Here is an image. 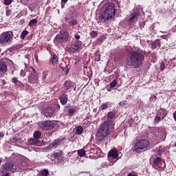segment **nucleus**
<instances>
[{
    "label": "nucleus",
    "instance_id": "obj_56",
    "mask_svg": "<svg viewBox=\"0 0 176 176\" xmlns=\"http://www.w3.org/2000/svg\"><path fill=\"white\" fill-rule=\"evenodd\" d=\"M98 41L100 43L101 41H102V38H98Z\"/></svg>",
    "mask_w": 176,
    "mask_h": 176
},
{
    "label": "nucleus",
    "instance_id": "obj_24",
    "mask_svg": "<svg viewBox=\"0 0 176 176\" xmlns=\"http://www.w3.org/2000/svg\"><path fill=\"white\" fill-rule=\"evenodd\" d=\"M83 131H84V129H83V126H82V125H79L76 129V133H78V135H82L83 133Z\"/></svg>",
    "mask_w": 176,
    "mask_h": 176
},
{
    "label": "nucleus",
    "instance_id": "obj_52",
    "mask_svg": "<svg viewBox=\"0 0 176 176\" xmlns=\"http://www.w3.org/2000/svg\"><path fill=\"white\" fill-rule=\"evenodd\" d=\"M1 82H2L3 85L6 84V81L4 79H1Z\"/></svg>",
    "mask_w": 176,
    "mask_h": 176
},
{
    "label": "nucleus",
    "instance_id": "obj_39",
    "mask_svg": "<svg viewBox=\"0 0 176 176\" xmlns=\"http://www.w3.org/2000/svg\"><path fill=\"white\" fill-rule=\"evenodd\" d=\"M166 167V161H164V167H158V168L154 167V168L157 169V170H162H162H164Z\"/></svg>",
    "mask_w": 176,
    "mask_h": 176
},
{
    "label": "nucleus",
    "instance_id": "obj_23",
    "mask_svg": "<svg viewBox=\"0 0 176 176\" xmlns=\"http://www.w3.org/2000/svg\"><path fill=\"white\" fill-rule=\"evenodd\" d=\"M12 82L15 84L16 85H18V86H21V85H23V82H20V80H19V79L17 78V77H14L12 79Z\"/></svg>",
    "mask_w": 176,
    "mask_h": 176
},
{
    "label": "nucleus",
    "instance_id": "obj_34",
    "mask_svg": "<svg viewBox=\"0 0 176 176\" xmlns=\"http://www.w3.org/2000/svg\"><path fill=\"white\" fill-rule=\"evenodd\" d=\"M110 87L113 88L116 87V85H118L117 80L114 79L113 82H111L110 84Z\"/></svg>",
    "mask_w": 176,
    "mask_h": 176
},
{
    "label": "nucleus",
    "instance_id": "obj_21",
    "mask_svg": "<svg viewBox=\"0 0 176 176\" xmlns=\"http://www.w3.org/2000/svg\"><path fill=\"white\" fill-rule=\"evenodd\" d=\"M58 62V57L57 56V55H56V54H54L51 58V63L53 65H57Z\"/></svg>",
    "mask_w": 176,
    "mask_h": 176
},
{
    "label": "nucleus",
    "instance_id": "obj_20",
    "mask_svg": "<svg viewBox=\"0 0 176 176\" xmlns=\"http://www.w3.org/2000/svg\"><path fill=\"white\" fill-rule=\"evenodd\" d=\"M162 161V157H155V159H154L153 160V164H152V166L154 167V168H155V166H156V167H159V164H161Z\"/></svg>",
    "mask_w": 176,
    "mask_h": 176
},
{
    "label": "nucleus",
    "instance_id": "obj_46",
    "mask_svg": "<svg viewBox=\"0 0 176 176\" xmlns=\"http://www.w3.org/2000/svg\"><path fill=\"white\" fill-rule=\"evenodd\" d=\"M55 107H56V111H60V106L59 103H56Z\"/></svg>",
    "mask_w": 176,
    "mask_h": 176
},
{
    "label": "nucleus",
    "instance_id": "obj_60",
    "mask_svg": "<svg viewBox=\"0 0 176 176\" xmlns=\"http://www.w3.org/2000/svg\"><path fill=\"white\" fill-rule=\"evenodd\" d=\"M175 146L176 147V143L175 144Z\"/></svg>",
    "mask_w": 176,
    "mask_h": 176
},
{
    "label": "nucleus",
    "instance_id": "obj_22",
    "mask_svg": "<svg viewBox=\"0 0 176 176\" xmlns=\"http://www.w3.org/2000/svg\"><path fill=\"white\" fill-rule=\"evenodd\" d=\"M62 151H57V152H54L53 155L55 157V159H57L58 160H59V159H61L62 157Z\"/></svg>",
    "mask_w": 176,
    "mask_h": 176
},
{
    "label": "nucleus",
    "instance_id": "obj_61",
    "mask_svg": "<svg viewBox=\"0 0 176 176\" xmlns=\"http://www.w3.org/2000/svg\"><path fill=\"white\" fill-rule=\"evenodd\" d=\"M2 55H3V53L2 54Z\"/></svg>",
    "mask_w": 176,
    "mask_h": 176
},
{
    "label": "nucleus",
    "instance_id": "obj_16",
    "mask_svg": "<svg viewBox=\"0 0 176 176\" xmlns=\"http://www.w3.org/2000/svg\"><path fill=\"white\" fill-rule=\"evenodd\" d=\"M118 151L115 150L114 148L113 150L109 151L108 153V157H112L114 159H117L118 157Z\"/></svg>",
    "mask_w": 176,
    "mask_h": 176
},
{
    "label": "nucleus",
    "instance_id": "obj_18",
    "mask_svg": "<svg viewBox=\"0 0 176 176\" xmlns=\"http://www.w3.org/2000/svg\"><path fill=\"white\" fill-rule=\"evenodd\" d=\"M160 48L161 47V43H160V40L156 38V40H155V41H153L151 43V48L152 50H155L156 48Z\"/></svg>",
    "mask_w": 176,
    "mask_h": 176
},
{
    "label": "nucleus",
    "instance_id": "obj_37",
    "mask_svg": "<svg viewBox=\"0 0 176 176\" xmlns=\"http://www.w3.org/2000/svg\"><path fill=\"white\" fill-rule=\"evenodd\" d=\"M98 32L96 31H91L90 32V36H92V38H96L98 36Z\"/></svg>",
    "mask_w": 176,
    "mask_h": 176
},
{
    "label": "nucleus",
    "instance_id": "obj_6",
    "mask_svg": "<svg viewBox=\"0 0 176 176\" xmlns=\"http://www.w3.org/2000/svg\"><path fill=\"white\" fill-rule=\"evenodd\" d=\"M13 36L14 34L12 31L3 32V33L0 34V44L8 45V43H12Z\"/></svg>",
    "mask_w": 176,
    "mask_h": 176
},
{
    "label": "nucleus",
    "instance_id": "obj_33",
    "mask_svg": "<svg viewBox=\"0 0 176 176\" xmlns=\"http://www.w3.org/2000/svg\"><path fill=\"white\" fill-rule=\"evenodd\" d=\"M49 170L47 169H43V170L41 171V175L42 176H48L49 175Z\"/></svg>",
    "mask_w": 176,
    "mask_h": 176
},
{
    "label": "nucleus",
    "instance_id": "obj_11",
    "mask_svg": "<svg viewBox=\"0 0 176 176\" xmlns=\"http://www.w3.org/2000/svg\"><path fill=\"white\" fill-rule=\"evenodd\" d=\"M116 113L115 111H109L107 115V117L108 118V120L107 122H108V128L109 129V126L110 124H111L113 120V118H115L116 116Z\"/></svg>",
    "mask_w": 176,
    "mask_h": 176
},
{
    "label": "nucleus",
    "instance_id": "obj_47",
    "mask_svg": "<svg viewBox=\"0 0 176 176\" xmlns=\"http://www.w3.org/2000/svg\"><path fill=\"white\" fill-rule=\"evenodd\" d=\"M126 102L125 101H121L119 102V106H125Z\"/></svg>",
    "mask_w": 176,
    "mask_h": 176
},
{
    "label": "nucleus",
    "instance_id": "obj_7",
    "mask_svg": "<svg viewBox=\"0 0 176 176\" xmlns=\"http://www.w3.org/2000/svg\"><path fill=\"white\" fill-rule=\"evenodd\" d=\"M69 39V32H60L55 36L54 43H67Z\"/></svg>",
    "mask_w": 176,
    "mask_h": 176
},
{
    "label": "nucleus",
    "instance_id": "obj_13",
    "mask_svg": "<svg viewBox=\"0 0 176 176\" xmlns=\"http://www.w3.org/2000/svg\"><path fill=\"white\" fill-rule=\"evenodd\" d=\"M140 17V12H133L131 15V17L129 19V24L134 23V21H137Z\"/></svg>",
    "mask_w": 176,
    "mask_h": 176
},
{
    "label": "nucleus",
    "instance_id": "obj_4",
    "mask_svg": "<svg viewBox=\"0 0 176 176\" xmlns=\"http://www.w3.org/2000/svg\"><path fill=\"white\" fill-rule=\"evenodd\" d=\"M115 8V4L113 3H109L104 12L100 15L99 19L104 20V21H106L107 19L109 20V19H112L113 16H115L116 14Z\"/></svg>",
    "mask_w": 176,
    "mask_h": 176
},
{
    "label": "nucleus",
    "instance_id": "obj_38",
    "mask_svg": "<svg viewBox=\"0 0 176 176\" xmlns=\"http://www.w3.org/2000/svg\"><path fill=\"white\" fill-rule=\"evenodd\" d=\"M162 120V118H160V116H155L154 118V122L155 123V124H157V123H159V122H160Z\"/></svg>",
    "mask_w": 176,
    "mask_h": 176
},
{
    "label": "nucleus",
    "instance_id": "obj_55",
    "mask_svg": "<svg viewBox=\"0 0 176 176\" xmlns=\"http://www.w3.org/2000/svg\"><path fill=\"white\" fill-rule=\"evenodd\" d=\"M9 175H10L9 173H6V174L2 175V176H9Z\"/></svg>",
    "mask_w": 176,
    "mask_h": 176
},
{
    "label": "nucleus",
    "instance_id": "obj_43",
    "mask_svg": "<svg viewBox=\"0 0 176 176\" xmlns=\"http://www.w3.org/2000/svg\"><path fill=\"white\" fill-rule=\"evenodd\" d=\"M12 14V10L10 9H7L6 10V16H9L10 14Z\"/></svg>",
    "mask_w": 176,
    "mask_h": 176
},
{
    "label": "nucleus",
    "instance_id": "obj_14",
    "mask_svg": "<svg viewBox=\"0 0 176 176\" xmlns=\"http://www.w3.org/2000/svg\"><path fill=\"white\" fill-rule=\"evenodd\" d=\"M63 86L65 88L64 92L67 93L69 90H70L71 87L74 86V82H71V80H66V82H64Z\"/></svg>",
    "mask_w": 176,
    "mask_h": 176
},
{
    "label": "nucleus",
    "instance_id": "obj_26",
    "mask_svg": "<svg viewBox=\"0 0 176 176\" xmlns=\"http://www.w3.org/2000/svg\"><path fill=\"white\" fill-rule=\"evenodd\" d=\"M160 116H162V120L166 118V115H168V110L161 109Z\"/></svg>",
    "mask_w": 176,
    "mask_h": 176
},
{
    "label": "nucleus",
    "instance_id": "obj_25",
    "mask_svg": "<svg viewBox=\"0 0 176 176\" xmlns=\"http://www.w3.org/2000/svg\"><path fill=\"white\" fill-rule=\"evenodd\" d=\"M60 68L62 69L65 75H67L68 72H69V69H68V65H65V67H63V65H60Z\"/></svg>",
    "mask_w": 176,
    "mask_h": 176
},
{
    "label": "nucleus",
    "instance_id": "obj_8",
    "mask_svg": "<svg viewBox=\"0 0 176 176\" xmlns=\"http://www.w3.org/2000/svg\"><path fill=\"white\" fill-rule=\"evenodd\" d=\"M65 139H66L65 137H63V138L60 137L58 139H55L54 142H52L49 144V146H47V148H49V150H53V148H57V147L60 145V144L62 143V142H64Z\"/></svg>",
    "mask_w": 176,
    "mask_h": 176
},
{
    "label": "nucleus",
    "instance_id": "obj_1",
    "mask_svg": "<svg viewBox=\"0 0 176 176\" xmlns=\"http://www.w3.org/2000/svg\"><path fill=\"white\" fill-rule=\"evenodd\" d=\"M146 50L138 48L136 50H132L129 56L126 57V65L133 68H140L144 61Z\"/></svg>",
    "mask_w": 176,
    "mask_h": 176
},
{
    "label": "nucleus",
    "instance_id": "obj_53",
    "mask_svg": "<svg viewBox=\"0 0 176 176\" xmlns=\"http://www.w3.org/2000/svg\"><path fill=\"white\" fill-rule=\"evenodd\" d=\"M0 137H1V138H3V137H4L3 132H0Z\"/></svg>",
    "mask_w": 176,
    "mask_h": 176
},
{
    "label": "nucleus",
    "instance_id": "obj_28",
    "mask_svg": "<svg viewBox=\"0 0 176 176\" xmlns=\"http://www.w3.org/2000/svg\"><path fill=\"white\" fill-rule=\"evenodd\" d=\"M37 22H38V18H34V19H32L31 21H30V22L28 23V25L34 26V25H35V24H36Z\"/></svg>",
    "mask_w": 176,
    "mask_h": 176
},
{
    "label": "nucleus",
    "instance_id": "obj_12",
    "mask_svg": "<svg viewBox=\"0 0 176 176\" xmlns=\"http://www.w3.org/2000/svg\"><path fill=\"white\" fill-rule=\"evenodd\" d=\"M68 96L67 94H65V93H63L61 94L60 96H59V100L60 102V104H63V106H65L68 102Z\"/></svg>",
    "mask_w": 176,
    "mask_h": 176
},
{
    "label": "nucleus",
    "instance_id": "obj_32",
    "mask_svg": "<svg viewBox=\"0 0 176 176\" xmlns=\"http://www.w3.org/2000/svg\"><path fill=\"white\" fill-rule=\"evenodd\" d=\"M78 21L77 19H72L70 21H69V25L74 26L77 25Z\"/></svg>",
    "mask_w": 176,
    "mask_h": 176
},
{
    "label": "nucleus",
    "instance_id": "obj_9",
    "mask_svg": "<svg viewBox=\"0 0 176 176\" xmlns=\"http://www.w3.org/2000/svg\"><path fill=\"white\" fill-rule=\"evenodd\" d=\"M73 50H74V53H75V52H80V50H82V41L78 40H75V41L73 43Z\"/></svg>",
    "mask_w": 176,
    "mask_h": 176
},
{
    "label": "nucleus",
    "instance_id": "obj_17",
    "mask_svg": "<svg viewBox=\"0 0 176 176\" xmlns=\"http://www.w3.org/2000/svg\"><path fill=\"white\" fill-rule=\"evenodd\" d=\"M8 72V65L5 63V62H0V74L2 72L5 74V72Z\"/></svg>",
    "mask_w": 176,
    "mask_h": 176
},
{
    "label": "nucleus",
    "instance_id": "obj_10",
    "mask_svg": "<svg viewBox=\"0 0 176 176\" xmlns=\"http://www.w3.org/2000/svg\"><path fill=\"white\" fill-rule=\"evenodd\" d=\"M42 126L47 131H49V130H52V129H54V126H56V124H55V123H54V122H52V121H43L42 122Z\"/></svg>",
    "mask_w": 176,
    "mask_h": 176
},
{
    "label": "nucleus",
    "instance_id": "obj_41",
    "mask_svg": "<svg viewBox=\"0 0 176 176\" xmlns=\"http://www.w3.org/2000/svg\"><path fill=\"white\" fill-rule=\"evenodd\" d=\"M3 3L5 6H10V4L12 3V0H4Z\"/></svg>",
    "mask_w": 176,
    "mask_h": 176
},
{
    "label": "nucleus",
    "instance_id": "obj_15",
    "mask_svg": "<svg viewBox=\"0 0 176 176\" xmlns=\"http://www.w3.org/2000/svg\"><path fill=\"white\" fill-rule=\"evenodd\" d=\"M55 110H53L51 107H47L45 109V115L47 117L52 118V115L54 114Z\"/></svg>",
    "mask_w": 176,
    "mask_h": 176
},
{
    "label": "nucleus",
    "instance_id": "obj_51",
    "mask_svg": "<svg viewBox=\"0 0 176 176\" xmlns=\"http://www.w3.org/2000/svg\"><path fill=\"white\" fill-rule=\"evenodd\" d=\"M173 116V118H174L175 121L176 122V110H175V111H174Z\"/></svg>",
    "mask_w": 176,
    "mask_h": 176
},
{
    "label": "nucleus",
    "instance_id": "obj_42",
    "mask_svg": "<svg viewBox=\"0 0 176 176\" xmlns=\"http://www.w3.org/2000/svg\"><path fill=\"white\" fill-rule=\"evenodd\" d=\"M11 143H17V142H19V139L16 138V137H14L13 138L11 139L10 140Z\"/></svg>",
    "mask_w": 176,
    "mask_h": 176
},
{
    "label": "nucleus",
    "instance_id": "obj_62",
    "mask_svg": "<svg viewBox=\"0 0 176 176\" xmlns=\"http://www.w3.org/2000/svg\"><path fill=\"white\" fill-rule=\"evenodd\" d=\"M87 118H89L88 117H87Z\"/></svg>",
    "mask_w": 176,
    "mask_h": 176
},
{
    "label": "nucleus",
    "instance_id": "obj_50",
    "mask_svg": "<svg viewBox=\"0 0 176 176\" xmlns=\"http://www.w3.org/2000/svg\"><path fill=\"white\" fill-rule=\"evenodd\" d=\"M128 176H138L137 174H133V173H129Z\"/></svg>",
    "mask_w": 176,
    "mask_h": 176
},
{
    "label": "nucleus",
    "instance_id": "obj_36",
    "mask_svg": "<svg viewBox=\"0 0 176 176\" xmlns=\"http://www.w3.org/2000/svg\"><path fill=\"white\" fill-rule=\"evenodd\" d=\"M76 111V109H75L74 108H69L68 110V113L70 115H74L75 114Z\"/></svg>",
    "mask_w": 176,
    "mask_h": 176
},
{
    "label": "nucleus",
    "instance_id": "obj_58",
    "mask_svg": "<svg viewBox=\"0 0 176 176\" xmlns=\"http://www.w3.org/2000/svg\"><path fill=\"white\" fill-rule=\"evenodd\" d=\"M2 162V159L0 158V164H1Z\"/></svg>",
    "mask_w": 176,
    "mask_h": 176
},
{
    "label": "nucleus",
    "instance_id": "obj_31",
    "mask_svg": "<svg viewBox=\"0 0 176 176\" xmlns=\"http://www.w3.org/2000/svg\"><path fill=\"white\" fill-rule=\"evenodd\" d=\"M78 154L80 157H85V155H86V151L83 149L78 150Z\"/></svg>",
    "mask_w": 176,
    "mask_h": 176
},
{
    "label": "nucleus",
    "instance_id": "obj_59",
    "mask_svg": "<svg viewBox=\"0 0 176 176\" xmlns=\"http://www.w3.org/2000/svg\"><path fill=\"white\" fill-rule=\"evenodd\" d=\"M1 50H2L1 48H0V53H1Z\"/></svg>",
    "mask_w": 176,
    "mask_h": 176
},
{
    "label": "nucleus",
    "instance_id": "obj_30",
    "mask_svg": "<svg viewBox=\"0 0 176 176\" xmlns=\"http://www.w3.org/2000/svg\"><path fill=\"white\" fill-rule=\"evenodd\" d=\"M28 31L24 30V31L21 32V34L20 36L21 39H25V36H28Z\"/></svg>",
    "mask_w": 176,
    "mask_h": 176
},
{
    "label": "nucleus",
    "instance_id": "obj_5",
    "mask_svg": "<svg viewBox=\"0 0 176 176\" xmlns=\"http://www.w3.org/2000/svg\"><path fill=\"white\" fill-rule=\"evenodd\" d=\"M151 143L147 139H140L138 140L134 145V151L137 153H140L141 150L148 151L149 150V146Z\"/></svg>",
    "mask_w": 176,
    "mask_h": 176
},
{
    "label": "nucleus",
    "instance_id": "obj_27",
    "mask_svg": "<svg viewBox=\"0 0 176 176\" xmlns=\"http://www.w3.org/2000/svg\"><path fill=\"white\" fill-rule=\"evenodd\" d=\"M41 136L42 132L41 131H35L34 133V138H36V140H39Z\"/></svg>",
    "mask_w": 176,
    "mask_h": 176
},
{
    "label": "nucleus",
    "instance_id": "obj_40",
    "mask_svg": "<svg viewBox=\"0 0 176 176\" xmlns=\"http://www.w3.org/2000/svg\"><path fill=\"white\" fill-rule=\"evenodd\" d=\"M19 47V45H14L13 46L10 47V52H12L13 50H16Z\"/></svg>",
    "mask_w": 176,
    "mask_h": 176
},
{
    "label": "nucleus",
    "instance_id": "obj_48",
    "mask_svg": "<svg viewBox=\"0 0 176 176\" xmlns=\"http://www.w3.org/2000/svg\"><path fill=\"white\" fill-rule=\"evenodd\" d=\"M74 37L76 40L79 41V39H80V36L79 34H75Z\"/></svg>",
    "mask_w": 176,
    "mask_h": 176
},
{
    "label": "nucleus",
    "instance_id": "obj_54",
    "mask_svg": "<svg viewBox=\"0 0 176 176\" xmlns=\"http://www.w3.org/2000/svg\"><path fill=\"white\" fill-rule=\"evenodd\" d=\"M21 75L23 76H25V72L21 71Z\"/></svg>",
    "mask_w": 176,
    "mask_h": 176
},
{
    "label": "nucleus",
    "instance_id": "obj_57",
    "mask_svg": "<svg viewBox=\"0 0 176 176\" xmlns=\"http://www.w3.org/2000/svg\"><path fill=\"white\" fill-rule=\"evenodd\" d=\"M107 91H109V92H111V89L107 88Z\"/></svg>",
    "mask_w": 176,
    "mask_h": 176
},
{
    "label": "nucleus",
    "instance_id": "obj_35",
    "mask_svg": "<svg viewBox=\"0 0 176 176\" xmlns=\"http://www.w3.org/2000/svg\"><path fill=\"white\" fill-rule=\"evenodd\" d=\"M108 108V102L107 103H102L100 106V109L102 111H104V109H107Z\"/></svg>",
    "mask_w": 176,
    "mask_h": 176
},
{
    "label": "nucleus",
    "instance_id": "obj_49",
    "mask_svg": "<svg viewBox=\"0 0 176 176\" xmlns=\"http://www.w3.org/2000/svg\"><path fill=\"white\" fill-rule=\"evenodd\" d=\"M68 0H61L62 8H63V3H66Z\"/></svg>",
    "mask_w": 176,
    "mask_h": 176
},
{
    "label": "nucleus",
    "instance_id": "obj_3",
    "mask_svg": "<svg viewBox=\"0 0 176 176\" xmlns=\"http://www.w3.org/2000/svg\"><path fill=\"white\" fill-rule=\"evenodd\" d=\"M109 135V122L104 121L102 124L99 126L96 131V136L98 139L102 142L107 138Z\"/></svg>",
    "mask_w": 176,
    "mask_h": 176
},
{
    "label": "nucleus",
    "instance_id": "obj_44",
    "mask_svg": "<svg viewBox=\"0 0 176 176\" xmlns=\"http://www.w3.org/2000/svg\"><path fill=\"white\" fill-rule=\"evenodd\" d=\"M47 75H48L47 72H43L42 78L44 79V80L46 79Z\"/></svg>",
    "mask_w": 176,
    "mask_h": 176
},
{
    "label": "nucleus",
    "instance_id": "obj_2",
    "mask_svg": "<svg viewBox=\"0 0 176 176\" xmlns=\"http://www.w3.org/2000/svg\"><path fill=\"white\" fill-rule=\"evenodd\" d=\"M26 72H29L28 76V80L30 84L33 85L34 90L38 91L41 89V84L39 81L38 74L36 72V69L32 67H26Z\"/></svg>",
    "mask_w": 176,
    "mask_h": 176
},
{
    "label": "nucleus",
    "instance_id": "obj_19",
    "mask_svg": "<svg viewBox=\"0 0 176 176\" xmlns=\"http://www.w3.org/2000/svg\"><path fill=\"white\" fill-rule=\"evenodd\" d=\"M12 168H14L13 164H6L2 167L1 171L4 173V171L12 170Z\"/></svg>",
    "mask_w": 176,
    "mask_h": 176
},
{
    "label": "nucleus",
    "instance_id": "obj_29",
    "mask_svg": "<svg viewBox=\"0 0 176 176\" xmlns=\"http://www.w3.org/2000/svg\"><path fill=\"white\" fill-rule=\"evenodd\" d=\"M65 51L68 53H74V43H72V45L71 47H66Z\"/></svg>",
    "mask_w": 176,
    "mask_h": 176
},
{
    "label": "nucleus",
    "instance_id": "obj_45",
    "mask_svg": "<svg viewBox=\"0 0 176 176\" xmlns=\"http://www.w3.org/2000/svg\"><path fill=\"white\" fill-rule=\"evenodd\" d=\"M165 64L164 63V62H162L161 64H160V70H164L165 69Z\"/></svg>",
    "mask_w": 176,
    "mask_h": 176
}]
</instances>
